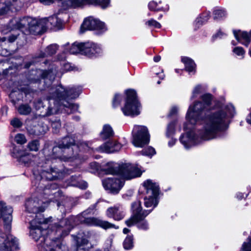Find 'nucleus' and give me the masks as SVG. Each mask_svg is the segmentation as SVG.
Returning <instances> with one entry per match:
<instances>
[{"mask_svg": "<svg viewBox=\"0 0 251 251\" xmlns=\"http://www.w3.org/2000/svg\"><path fill=\"white\" fill-rule=\"evenodd\" d=\"M91 143L82 141L75 143V138L66 136L58 140L52 149L51 153L48 148L43 150L45 161L39 163L33 175L37 179L54 180L62 178L65 173L61 161H68L78 157L79 148L88 150Z\"/></svg>", "mask_w": 251, "mask_h": 251, "instance_id": "1", "label": "nucleus"}, {"mask_svg": "<svg viewBox=\"0 0 251 251\" xmlns=\"http://www.w3.org/2000/svg\"><path fill=\"white\" fill-rule=\"evenodd\" d=\"M80 92L79 88L76 87L65 88L59 85L52 87L45 100L48 106L44 115L49 116L58 113L70 114L77 111L78 105L69 100L78 97Z\"/></svg>", "mask_w": 251, "mask_h": 251, "instance_id": "2", "label": "nucleus"}, {"mask_svg": "<svg viewBox=\"0 0 251 251\" xmlns=\"http://www.w3.org/2000/svg\"><path fill=\"white\" fill-rule=\"evenodd\" d=\"M234 114V106L228 104L225 110H220L206 116L203 119V128L199 132L200 138L205 140L217 138L218 133L227 128V123Z\"/></svg>", "mask_w": 251, "mask_h": 251, "instance_id": "3", "label": "nucleus"}, {"mask_svg": "<svg viewBox=\"0 0 251 251\" xmlns=\"http://www.w3.org/2000/svg\"><path fill=\"white\" fill-rule=\"evenodd\" d=\"M101 171L106 175H118L125 179H131L140 176V169L130 163L118 164L109 162L102 166Z\"/></svg>", "mask_w": 251, "mask_h": 251, "instance_id": "4", "label": "nucleus"}, {"mask_svg": "<svg viewBox=\"0 0 251 251\" xmlns=\"http://www.w3.org/2000/svg\"><path fill=\"white\" fill-rule=\"evenodd\" d=\"M49 219L35 218L31 220L30 224V236L36 242L40 241V251H55L54 249L48 246L46 242L48 237L45 236L47 233L46 228L49 227L46 225L48 223Z\"/></svg>", "mask_w": 251, "mask_h": 251, "instance_id": "5", "label": "nucleus"}, {"mask_svg": "<svg viewBox=\"0 0 251 251\" xmlns=\"http://www.w3.org/2000/svg\"><path fill=\"white\" fill-rule=\"evenodd\" d=\"M8 26L11 29L27 28L30 33L35 35L41 34L43 27L41 22L28 16L14 18L9 22Z\"/></svg>", "mask_w": 251, "mask_h": 251, "instance_id": "6", "label": "nucleus"}, {"mask_svg": "<svg viewBox=\"0 0 251 251\" xmlns=\"http://www.w3.org/2000/svg\"><path fill=\"white\" fill-rule=\"evenodd\" d=\"M207 108L202 102L199 101H196L193 106L190 105L186 115L188 123L184 124V130H186L191 128L188 126V124L193 126L201 120L205 110Z\"/></svg>", "mask_w": 251, "mask_h": 251, "instance_id": "7", "label": "nucleus"}, {"mask_svg": "<svg viewBox=\"0 0 251 251\" xmlns=\"http://www.w3.org/2000/svg\"><path fill=\"white\" fill-rule=\"evenodd\" d=\"M126 103L122 110L126 116H134L140 114L139 107L140 104L137 98L135 91L129 89L126 91Z\"/></svg>", "mask_w": 251, "mask_h": 251, "instance_id": "8", "label": "nucleus"}, {"mask_svg": "<svg viewBox=\"0 0 251 251\" xmlns=\"http://www.w3.org/2000/svg\"><path fill=\"white\" fill-rule=\"evenodd\" d=\"M56 72V68L53 66H50L48 70L32 69L27 75V78L31 83H37L41 79L51 83L55 78Z\"/></svg>", "mask_w": 251, "mask_h": 251, "instance_id": "9", "label": "nucleus"}, {"mask_svg": "<svg viewBox=\"0 0 251 251\" xmlns=\"http://www.w3.org/2000/svg\"><path fill=\"white\" fill-rule=\"evenodd\" d=\"M143 186L148 195L144 198V204L146 207L153 206V208L158 204L157 197L159 194V186L151 179L144 182Z\"/></svg>", "mask_w": 251, "mask_h": 251, "instance_id": "10", "label": "nucleus"}, {"mask_svg": "<svg viewBox=\"0 0 251 251\" xmlns=\"http://www.w3.org/2000/svg\"><path fill=\"white\" fill-rule=\"evenodd\" d=\"M132 144L137 147H143L150 141L148 128L145 126H135L132 131Z\"/></svg>", "mask_w": 251, "mask_h": 251, "instance_id": "11", "label": "nucleus"}, {"mask_svg": "<svg viewBox=\"0 0 251 251\" xmlns=\"http://www.w3.org/2000/svg\"><path fill=\"white\" fill-rule=\"evenodd\" d=\"M132 215L126 221L125 223L128 226H131L139 221L143 220L149 215L153 208L151 210H142L141 203L140 201H136L132 203Z\"/></svg>", "mask_w": 251, "mask_h": 251, "instance_id": "12", "label": "nucleus"}, {"mask_svg": "<svg viewBox=\"0 0 251 251\" xmlns=\"http://www.w3.org/2000/svg\"><path fill=\"white\" fill-rule=\"evenodd\" d=\"M18 249V239L11 234L0 231V251H14Z\"/></svg>", "mask_w": 251, "mask_h": 251, "instance_id": "13", "label": "nucleus"}, {"mask_svg": "<svg viewBox=\"0 0 251 251\" xmlns=\"http://www.w3.org/2000/svg\"><path fill=\"white\" fill-rule=\"evenodd\" d=\"M103 188L110 194H118L125 184L123 179L116 177H108L102 180Z\"/></svg>", "mask_w": 251, "mask_h": 251, "instance_id": "14", "label": "nucleus"}, {"mask_svg": "<svg viewBox=\"0 0 251 251\" xmlns=\"http://www.w3.org/2000/svg\"><path fill=\"white\" fill-rule=\"evenodd\" d=\"M73 226L72 219L68 218L61 219L58 223H55L51 226L50 228L52 231L58 233V236L62 237L69 234Z\"/></svg>", "mask_w": 251, "mask_h": 251, "instance_id": "15", "label": "nucleus"}, {"mask_svg": "<svg viewBox=\"0 0 251 251\" xmlns=\"http://www.w3.org/2000/svg\"><path fill=\"white\" fill-rule=\"evenodd\" d=\"M86 30H97L101 32L106 30L104 23L93 17H89L83 21L80 28V32L83 33Z\"/></svg>", "mask_w": 251, "mask_h": 251, "instance_id": "16", "label": "nucleus"}, {"mask_svg": "<svg viewBox=\"0 0 251 251\" xmlns=\"http://www.w3.org/2000/svg\"><path fill=\"white\" fill-rule=\"evenodd\" d=\"M12 212L13 208L11 206L6 205V203L2 201H0V218H2L4 227L7 233H8L11 229Z\"/></svg>", "mask_w": 251, "mask_h": 251, "instance_id": "17", "label": "nucleus"}, {"mask_svg": "<svg viewBox=\"0 0 251 251\" xmlns=\"http://www.w3.org/2000/svg\"><path fill=\"white\" fill-rule=\"evenodd\" d=\"M27 211L29 213L36 214L44 212L46 207V201H39L37 198L29 199L25 203Z\"/></svg>", "mask_w": 251, "mask_h": 251, "instance_id": "18", "label": "nucleus"}, {"mask_svg": "<svg viewBox=\"0 0 251 251\" xmlns=\"http://www.w3.org/2000/svg\"><path fill=\"white\" fill-rule=\"evenodd\" d=\"M81 223L88 226H98L104 229L109 228L118 229L119 226L110 223L107 221H103L95 217H89L84 218Z\"/></svg>", "mask_w": 251, "mask_h": 251, "instance_id": "19", "label": "nucleus"}, {"mask_svg": "<svg viewBox=\"0 0 251 251\" xmlns=\"http://www.w3.org/2000/svg\"><path fill=\"white\" fill-rule=\"evenodd\" d=\"M75 244L72 246L69 251H88L89 241L87 236L83 232L79 233L75 236Z\"/></svg>", "mask_w": 251, "mask_h": 251, "instance_id": "20", "label": "nucleus"}, {"mask_svg": "<svg viewBox=\"0 0 251 251\" xmlns=\"http://www.w3.org/2000/svg\"><path fill=\"white\" fill-rule=\"evenodd\" d=\"M69 2L70 6L75 8L85 4H91L99 5L104 9L110 4V0H69Z\"/></svg>", "mask_w": 251, "mask_h": 251, "instance_id": "21", "label": "nucleus"}, {"mask_svg": "<svg viewBox=\"0 0 251 251\" xmlns=\"http://www.w3.org/2000/svg\"><path fill=\"white\" fill-rule=\"evenodd\" d=\"M106 215L108 218H113L115 221H121L125 216V212L121 205H114L107 208Z\"/></svg>", "mask_w": 251, "mask_h": 251, "instance_id": "22", "label": "nucleus"}, {"mask_svg": "<svg viewBox=\"0 0 251 251\" xmlns=\"http://www.w3.org/2000/svg\"><path fill=\"white\" fill-rule=\"evenodd\" d=\"M82 55L89 57H96L101 53V48L97 44L92 42L84 43Z\"/></svg>", "mask_w": 251, "mask_h": 251, "instance_id": "23", "label": "nucleus"}, {"mask_svg": "<svg viewBox=\"0 0 251 251\" xmlns=\"http://www.w3.org/2000/svg\"><path fill=\"white\" fill-rule=\"evenodd\" d=\"M122 148V145L115 140H109L99 147L102 152L113 153L118 151Z\"/></svg>", "mask_w": 251, "mask_h": 251, "instance_id": "24", "label": "nucleus"}, {"mask_svg": "<svg viewBox=\"0 0 251 251\" xmlns=\"http://www.w3.org/2000/svg\"><path fill=\"white\" fill-rule=\"evenodd\" d=\"M179 140L186 149H189L191 145L197 143L196 135L192 130L187 132L186 135H181Z\"/></svg>", "mask_w": 251, "mask_h": 251, "instance_id": "25", "label": "nucleus"}, {"mask_svg": "<svg viewBox=\"0 0 251 251\" xmlns=\"http://www.w3.org/2000/svg\"><path fill=\"white\" fill-rule=\"evenodd\" d=\"M233 33L236 39L243 45L248 46L251 41V31L247 32L240 30H233Z\"/></svg>", "mask_w": 251, "mask_h": 251, "instance_id": "26", "label": "nucleus"}, {"mask_svg": "<svg viewBox=\"0 0 251 251\" xmlns=\"http://www.w3.org/2000/svg\"><path fill=\"white\" fill-rule=\"evenodd\" d=\"M58 186L55 183H52L50 185L46 186L44 189V194L45 195L48 196L49 201H46V203L48 201H53L54 198L59 195V190H57ZM47 203H46V205Z\"/></svg>", "mask_w": 251, "mask_h": 251, "instance_id": "27", "label": "nucleus"}, {"mask_svg": "<svg viewBox=\"0 0 251 251\" xmlns=\"http://www.w3.org/2000/svg\"><path fill=\"white\" fill-rule=\"evenodd\" d=\"M27 130L29 134L31 135L39 136L44 134L48 130V127L46 124L40 122L33 128H28Z\"/></svg>", "mask_w": 251, "mask_h": 251, "instance_id": "28", "label": "nucleus"}, {"mask_svg": "<svg viewBox=\"0 0 251 251\" xmlns=\"http://www.w3.org/2000/svg\"><path fill=\"white\" fill-rule=\"evenodd\" d=\"M57 50L58 46L57 44H51L46 47L45 51H41L38 54L35 55L34 58L37 59L51 56L56 53Z\"/></svg>", "mask_w": 251, "mask_h": 251, "instance_id": "29", "label": "nucleus"}, {"mask_svg": "<svg viewBox=\"0 0 251 251\" xmlns=\"http://www.w3.org/2000/svg\"><path fill=\"white\" fill-rule=\"evenodd\" d=\"M40 22H41V23H44L46 24L50 23V25L58 28H61L63 24L62 20L58 18L56 15H53L49 17L48 19H44Z\"/></svg>", "mask_w": 251, "mask_h": 251, "instance_id": "30", "label": "nucleus"}, {"mask_svg": "<svg viewBox=\"0 0 251 251\" xmlns=\"http://www.w3.org/2000/svg\"><path fill=\"white\" fill-rule=\"evenodd\" d=\"M114 131L109 125H105L103 126L102 131L100 133V137L103 140L110 139L113 137Z\"/></svg>", "mask_w": 251, "mask_h": 251, "instance_id": "31", "label": "nucleus"}, {"mask_svg": "<svg viewBox=\"0 0 251 251\" xmlns=\"http://www.w3.org/2000/svg\"><path fill=\"white\" fill-rule=\"evenodd\" d=\"M16 151H17V150L15 148L13 149V151L12 153L13 154V156L15 157H19L20 161L23 162L25 165L31 163V154H22L20 152H19L17 151V152L16 153Z\"/></svg>", "mask_w": 251, "mask_h": 251, "instance_id": "32", "label": "nucleus"}, {"mask_svg": "<svg viewBox=\"0 0 251 251\" xmlns=\"http://www.w3.org/2000/svg\"><path fill=\"white\" fill-rule=\"evenodd\" d=\"M84 43H76L73 44L69 49V52L71 54L80 53L82 54Z\"/></svg>", "mask_w": 251, "mask_h": 251, "instance_id": "33", "label": "nucleus"}, {"mask_svg": "<svg viewBox=\"0 0 251 251\" xmlns=\"http://www.w3.org/2000/svg\"><path fill=\"white\" fill-rule=\"evenodd\" d=\"M181 61L184 64L186 71L188 72H193L195 69L196 64L194 61L187 57H183Z\"/></svg>", "mask_w": 251, "mask_h": 251, "instance_id": "34", "label": "nucleus"}, {"mask_svg": "<svg viewBox=\"0 0 251 251\" xmlns=\"http://www.w3.org/2000/svg\"><path fill=\"white\" fill-rule=\"evenodd\" d=\"M210 17V12L202 13L199 17L197 18L195 21V25L198 27L207 22Z\"/></svg>", "mask_w": 251, "mask_h": 251, "instance_id": "35", "label": "nucleus"}, {"mask_svg": "<svg viewBox=\"0 0 251 251\" xmlns=\"http://www.w3.org/2000/svg\"><path fill=\"white\" fill-rule=\"evenodd\" d=\"M23 97V93L19 90L12 91L9 94L11 101L15 105Z\"/></svg>", "mask_w": 251, "mask_h": 251, "instance_id": "36", "label": "nucleus"}, {"mask_svg": "<svg viewBox=\"0 0 251 251\" xmlns=\"http://www.w3.org/2000/svg\"><path fill=\"white\" fill-rule=\"evenodd\" d=\"M32 111V108L29 104H21L18 108V111L20 115H28Z\"/></svg>", "mask_w": 251, "mask_h": 251, "instance_id": "37", "label": "nucleus"}, {"mask_svg": "<svg viewBox=\"0 0 251 251\" xmlns=\"http://www.w3.org/2000/svg\"><path fill=\"white\" fill-rule=\"evenodd\" d=\"M158 4L156 1H151L149 2L148 7L150 10L154 11H165L169 9L168 5H166V7H159Z\"/></svg>", "mask_w": 251, "mask_h": 251, "instance_id": "38", "label": "nucleus"}, {"mask_svg": "<svg viewBox=\"0 0 251 251\" xmlns=\"http://www.w3.org/2000/svg\"><path fill=\"white\" fill-rule=\"evenodd\" d=\"M175 121L170 122L167 126L166 135L167 138L172 137L175 133Z\"/></svg>", "mask_w": 251, "mask_h": 251, "instance_id": "39", "label": "nucleus"}, {"mask_svg": "<svg viewBox=\"0 0 251 251\" xmlns=\"http://www.w3.org/2000/svg\"><path fill=\"white\" fill-rule=\"evenodd\" d=\"M9 2H6V0H0V15L7 13L10 9Z\"/></svg>", "mask_w": 251, "mask_h": 251, "instance_id": "40", "label": "nucleus"}, {"mask_svg": "<svg viewBox=\"0 0 251 251\" xmlns=\"http://www.w3.org/2000/svg\"><path fill=\"white\" fill-rule=\"evenodd\" d=\"M133 236L128 235L123 242V246L125 250H130L133 247Z\"/></svg>", "mask_w": 251, "mask_h": 251, "instance_id": "41", "label": "nucleus"}, {"mask_svg": "<svg viewBox=\"0 0 251 251\" xmlns=\"http://www.w3.org/2000/svg\"><path fill=\"white\" fill-rule=\"evenodd\" d=\"M39 147L40 143L38 140L31 141L27 145V148L30 151H37L39 150Z\"/></svg>", "mask_w": 251, "mask_h": 251, "instance_id": "42", "label": "nucleus"}, {"mask_svg": "<svg viewBox=\"0 0 251 251\" xmlns=\"http://www.w3.org/2000/svg\"><path fill=\"white\" fill-rule=\"evenodd\" d=\"M212 96L209 94H206L203 95L201 97V99L203 101V103L205 106L208 108L211 103Z\"/></svg>", "mask_w": 251, "mask_h": 251, "instance_id": "43", "label": "nucleus"}, {"mask_svg": "<svg viewBox=\"0 0 251 251\" xmlns=\"http://www.w3.org/2000/svg\"><path fill=\"white\" fill-rule=\"evenodd\" d=\"M7 63L0 61V75H6L8 74V70L11 69V67H7Z\"/></svg>", "mask_w": 251, "mask_h": 251, "instance_id": "44", "label": "nucleus"}, {"mask_svg": "<svg viewBox=\"0 0 251 251\" xmlns=\"http://www.w3.org/2000/svg\"><path fill=\"white\" fill-rule=\"evenodd\" d=\"M214 20H220L225 17L226 13L225 10L222 9H217L213 12Z\"/></svg>", "mask_w": 251, "mask_h": 251, "instance_id": "45", "label": "nucleus"}, {"mask_svg": "<svg viewBox=\"0 0 251 251\" xmlns=\"http://www.w3.org/2000/svg\"><path fill=\"white\" fill-rule=\"evenodd\" d=\"M15 141L17 144L23 145L26 142V139L24 134L19 133L15 136Z\"/></svg>", "mask_w": 251, "mask_h": 251, "instance_id": "46", "label": "nucleus"}, {"mask_svg": "<svg viewBox=\"0 0 251 251\" xmlns=\"http://www.w3.org/2000/svg\"><path fill=\"white\" fill-rule=\"evenodd\" d=\"M90 172L92 173H95L99 171V170L101 171V167L100 165V164L96 162H93L90 164Z\"/></svg>", "mask_w": 251, "mask_h": 251, "instance_id": "47", "label": "nucleus"}, {"mask_svg": "<svg viewBox=\"0 0 251 251\" xmlns=\"http://www.w3.org/2000/svg\"><path fill=\"white\" fill-rule=\"evenodd\" d=\"M33 105L36 110H39L42 108H43L45 106V102L43 101L41 99H38L34 100Z\"/></svg>", "mask_w": 251, "mask_h": 251, "instance_id": "48", "label": "nucleus"}, {"mask_svg": "<svg viewBox=\"0 0 251 251\" xmlns=\"http://www.w3.org/2000/svg\"><path fill=\"white\" fill-rule=\"evenodd\" d=\"M142 154L144 155L150 156L155 154V151L152 147H150L142 150Z\"/></svg>", "mask_w": 251, "mask_h": 251, "instance_id": "49", "label": "nucleus"}, {"mask_svg": "<svg viewBox=\"0 0 251 251\" xmlns=\"http://www.w3.org/2000/svg\"><path fill=\"white\" fill-rule=\"evenodd\" d=\"M233 52L237 55L244 57L245 51L244 49L241 47H237L233 49Z\"/></svg>", "mask_w": 251, "mask_h": 251, "instance_id": "50", "label": "nucleus"}, {"mask_svg": "<svg viewBox=\"0 0 251 251\" xmlns=\"http://www.w3.org/2000/svg\"><path fill=\"white\" fill-rule=\"evenodd\" d=\"M138 223V227L142 230H148L149 229V224L147 221H143L142 220L139 221Z\"/></svg>", "mask_w": 251, "mask_h": 251, "instance_id": "51", "label": "nucleus"}, {"mask_svg": "<svg viewBox=\"0 0 251 251\" xmlns=\"http://www.w3.org/2000/svg\"><path fill=\"white\" fill-rule=\"evenodd\" d=\"M146 24L148 25L149 26H153L158 28H159L161 27L160 24L152 19L146 22Z\"/></svg>", "mask_w": 251, "mask_h": 251, "instance_id": "52", "label": "nucleus"}, {"mask_svg": "<svg viewBox=\"0 0 251 251\" xmlns=\"http://www.w3.org/2000/svg\"><path fill=\"white\" fill-rule=\"evenodd\" d=\"M11 125L14 127H20L22 126L23 123L18 118H15L11 121Z\"/></svg>", "mask_w": 251, "mask_h": 251, "instance_id": "53", "label": "nucleus"}, {"mask_svg": "<svg viewBox=\"0 0 251 251\" xmlns=\"http://www.w3.org/2000/svg\"><path fill=\"white\" fill-rule=\"evenodd\" d=\"M121 101V97L120 95L115 94L113 100V106L114 107H117L120 104Z\"/></svg>", "mask_w": 251, "mask_h": 251, "instance_id": "54", "label": "nucleus"}, {"mask_svg": "<svg viewBox=\"0 0 251 251\" xmlns=\"http://www.w3.org/2000/svg\"><path fill=\"white\" fill-rule=\"evenodd\" d=\"M97 202L91 205L87 209L84 211L82 213L84 215L94 213V210L96 208Z\"/></svg>", "mask_w": 251, "mask_h": 251, "instance_id": "55", "label": "nucleus"}, {"mask_svg": "<svg viewBox=\"0 0 251 251\" xmlns=\"http://www.w3.org/2000/svg\"><path fill=\"white\" fill-rule=\"evenodd\" d=\"M10 54L9 50L3 48L1 45H0V55L2 56H7Z\"/></svg>", "mask_w": 251, "mask_h": 251, "instance_id": "56", "label": "nucleus"}, {"mask_svg": "<svg viewBox=\"0 0 251 251\" xmlns=\"http://www.w3.org/2000/svg\"><path fill=\"white\" fill-rule=\"evenodd\" d=\"M51 126L53 129H54L55 131L57 132L61 127V123L60 120L53 122L51 124Z\"/></svg>", "mask_w": 251, "mask_h": 251, "instance_id": "57", "label": "nucleus"}, {"mask_svg": "<svg viewBox=\"0 0 251 251\" xmlns=\"http://www.w3.org/2000/svg\"><path fill=\"white\" fill-rule=\"evenodd\" d=\"M201 89V87L200 85H197L195 87L192 93V97L191 98L192 100L196 98L197 95L200 93Z\"/></svg>", "mask_w": 251, "mask_h": 251, "instance_id": "58", "label": "nucleus"}, {"mask_svg": "<svg viewBox=\"0 0 251 251\" xmlns=\"http://www.w3.org/2000/svg\"><path fill=\"white\" fill-rule=\"evenodd\" d=\"M241 251H251V242H244L242 245Z\"/></svg>", "mask_w": 251, "mask_h": 251, "instance_id": "59", "label": "nucleus"}, {"mask_svg": "<svg viewBox=\"0 0 251 251\" xmlns=\"http://www.w3.org/2000/svg\"><path fill=\"white\" fill-rule=\"evenodd\" d=\"M133 195V192L131 191H128L127 193H126L123 195V198L126 200H128L130 197H131Z\"/></svg>", "mask_w": 251, "mask_h": 251, "instance_id": "60", "label": "nucleus"}, {"mask_svg": "<svg viewBox=\"0 0 251 251\" xmlns=\"http://www.w3.org/2000/svg\"><path fill=\"white\" fill-rule=\"evenodd\" d=\"M10 6H11L13 4H15V3L18 2L19 6H22L23 3L20 0H12L11 1L9 2Z\"/></svg>", "mask_w": 251, "mask_h": 251, "instance_id": "61", "label": "nucleus"}, {"mask_svg": "<svg viewBox=\"0 0 251 251\" xmlns=\"http://www.w3.org/2000/svg\"><path fill=\"white\" fill-rule=\"evenodd\" d=\"M39 1L45 4V5H50L51 3H52L53 2V0H39Z\"/></svg>", "mask_w": 251, "mask_h": 251, "instance_id": "62", "label": "nucleus"}, {"mask_svg": "<svg viewBox=\"0 0 251 251\" xmlns=\"http://www.w3.org/2000/svg\"><path fill=\"white\" fill-rule=\"evenodd\" d=\"M17 38V36L16 35H11L9 36V37L8 38V40L9 42L12 43L16 40Z\"/></svg>", "mask_w": 251, "mask_h": 251, "instance_id": "63", "label": "nucleus"}, {"mask_svg": "<svg viewBox=\"0 0 251 251\" xmlns=\"http://www.w3.org/2000/svg\"><path fill=\"white\" fill-rule=\"evenodd\" d=\"M176 141V139L172 138L168 142L169 146L170 147L173 146L175 144Z\"/></svg>", "mask_w": 251, "mask_h": 251, "instance_id": "64", "label": "nucleus"}]
</instances>
